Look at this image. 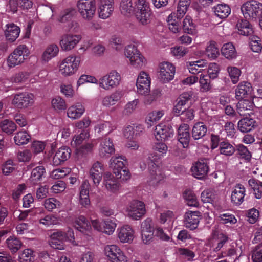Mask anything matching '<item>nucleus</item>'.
I'll return each instance as SVG.
<instances>
[{
	"label": "nucleus",
	"instance_id": "nucleus-1",
	"mask_svg": "<svg viewBox=\"0 0 262 262\" xmlns=\"http://www.w3.org/2000/svg\"><path fill=\"white\" fill-rule=\"evenodd\" d=\"M135 14L138 21L143 26L149 25L151 20V11L146 0H138L135 4Z\"/></svg>",
	"mask_w": 262,
	"mask_h": 262
},
{
	"label": "nucleus",
	"instance_id": "nucleus-2",
	"mask_svg": "<svg viewBox=\"0 0 262 262\" xmlns=\"http://www.w3.org/2000/svg\"><path fill=\"white\" fill-rule=\"evenodd\" d=\"M77 11L84 20L91 21L95 17L96 5L95 0H77Z\"/></svg>",
	"mask_w": 262,
	"mask_h": 262
},
{
	"label": "nucleus",
	"instance_id": "nucleus-3",
	"mask_svg": "<svg viewBox=\"0 0 262 262\" xmlns=\"http://www.w3.org/2000/svg\"><path fill=\"white\" fill-rule=\"evenodd\" d=\"M124 54L128 59L129 65L134 69H140L146 64L145 58L134 45L126 47Z\"/></svg>",
	"mask_w": 262,
	"mask_h": 262
},
{
	"label": "nucleus",
	"instance_id": "nucleus-4",
	"mask_svg": "<svg viewBox=\"0 0 262 262\" xmlns=\"http://www.w3.org/2000/svg\"><path fill=\"white\" fill-rule=\"evenodd\" d=\"M121 80L120 74L116 70H113L100 77L98 85L105 91H110L117 88L120 85Z\"/></svg>",
	"mask_w": 262,
	"mask_h": 262
},
{
	"label": "nucleus",
	"instance_id": "nucleus-5",
	"mask_svg": "<svg viewBox=\"0 0 262 262\" xmlns=\"http://www.w3.org/2000/svg\"><path fill=\"white\" fill-rule=\"evenodd\" d=\"M30 54V51L25 45L18 46L8 57L7 62L10 68L22 64Z\"/></svg>",
	"mask_w": 262,
	"mask_h": 262
},
{
	"label": "nucleus",
	"instance_id": "nucleus-6",
	"mask_svg": "<svg viewBox=\"0 0 262 262\" xmlns=\"http://www.w3.org/2000/svg\"><path fill=\"white\" fill-rule=\"evenodd\" d=\"M68 33L67 34V50L73 49L81 39L78 33L79 27L75 21H67Z\"/></svg>",
	"mask_w": 262,
	"mask_h": 262
},
{
	"label": "nucleus",
	"instance_id": "nucleus-7",
	"mask_svg": "<svg viewBox=\"0 0 262 262\" xmlns=\"http://www.w3.org/2000/svg\"><path fill=\"white\" fill-rule=\"evenodd\" d=\"M242 12L247 19H256L262 11V4L256 1H250L241 7Z\"/></svg>",
	"mask_w": 262,
	"mask_h": 262
},
{
	"label": "nucleus",
	"instance_id": "nucleus-8",
	"mask_svg": "<svg viewBox=\"0 0 262 262\" xmlns=\"http://www.w3.org/2000/svg\"><path fill=\"white\" fill-rule=\"evenodd\" d=\"M151 78L148 73L141 71L137 78L136 85L138 94L145 96L150 92Z\"/></svg>",
	"mask_w": 262,
	"mask_h": 262
},
{
	"label": "nucleus",
	"instance_id": "nucleus-9",
	"mask_svg": "<svg viewBox=\"0 0 262 262\" xmlns=\"http://www.w3.org/2000/svg\"><path fill=\"white\" fill-rule=\"evenodd\" d=\"M176 68L169 62H162L159 64L158 75L160 80L163 83L168 82L173 79Z\"/></svg>",
	"mask_w": 262,
	"mask_h": 262
},
{
	"label": "nucleus",
	"instance_id": "nucleus-10",
	"mask_svg": "<svg viewBox=\"0 0 262 262\" xmlns=\"http://www.w3.org/2000/svg\"><path fill=\"white\" fill-rule=\"evenodd\" d=\"M34 102V95L30 93L23 92L15 94L12 103L18 108H26L32 105Z\"/></svg>",
	"mask_w": 262,
	"mask_h": 262
},
{
	"label": "nucleus",
	"instance_id": "nucleus-11",
	"mask_svg": "<svg viewBox=\"0 0 262 262\" xmlns=\"http://www.w3.org/2000/svg\"><path fill=\"white\" fill-rule=\"evenodd\" d=\"M102 187L104 194H117L120 190V185L115 180L114 176L110 173H106L103 178Z\"/></svg>",
	"mask_w": 262,
	"mask_h": 262
},
{
	"label": "nucleus",
	"instance_id": "nucleus-12",
	"mask_svg": "<svg viewBox=\"0 0 262 262\" xmlns=\"http://www.w3.org/2000/svg\"><path fill=\"white\" fill-rule=\"evenodd\" d=\"M173 130L169 124L160 123L155 126L154 135L155 138L159 141H165L172 137Z\"/></svg>",
	"mask_w": 262,
	"mask_h": 262
},
{
	"label": "nucleus",
	"instance_id": "nucleus-13",
	"mask_svg": "<svg viewBox=\"0 0 262 262\" xmlns=\"http://www.w3.org/2000/svg\"><path fill=\"white\" fill-rule=\"evenodd\" d=\"M127 211L131 218L138 220L146 213L145 205L142 201L134 200L130 203Z\"/></svg>",
	"mask_w": 262,
	"mask_h": 262
},
{
	"label": "nucleus",
	"instance_id": "nucleus-14",
	"mask_svg": "<svg viewBox=\"0 0 262 262\" xmlns=\"http://www.w3.org/2000/svg\"><path fill=\"white\" fill-rule=\"evenodd\" d=\"M105 253L111 262H127V258L121 249L115 245H107Z\"/></svg>",
	"mask_w": 262,
	"mask_h": 262
},
{
	"label": "nucleus",
	"instance_id": "nucleus-15",
	"mask_svg": "<svg viewBox=\"0 0 262 262\" xmlns=\"http://www.w3.org/2000/svg\"><path fill=\"white\" fill-rule=\"evenodd\" d=\"M114 10V0H99L98 15L99 18L106 19L113 14Z\"/></svg>",
	"mask_w": 262,
	"mask_h": 262
},
{
	"label": "nucleus",
	"instance_id": "nucleus-16",
	"mask_svg": "<svg viewBox=\"0 0 262 262\" xmlns=\"http://www.w3.org/2000/svg\"><path fill=\"white\" fill-rule=\"evenodd\" d=\"M191 172L195 178L201 179L206 177L209 171V166L205 160H200L191 167Z\"/></svg>",
	"mask_w": 262,
	"mask_h": 262
},
{
	"label": "nucleus",
	"instance_id": "nucleus-17",
	"mask_svg": "<svg viewBox=\"0 0 262 262\" xmlns=\"http://www.w3.org/2000/svg\"><path fill=\"white\" fill-rule=\"evenodd\" d=\"M152 224V220L149 218L146 219L141 223L142 238L145 244H147L152 239L155 229Z\"/></svg>",
	"mask_w": 262,
	"mask_h": 262
},
{
	"label": "nucleus",
	"instance_id": "nucleus-18",
	"mask_svg": "<svg viewBox=\"0 0 262 262\" xmlns=\"http://www.w3.org/2000/svg\"><path fill=\"white\" fill-rule=\"evenodd\" d=\"M104 170L103 164L98 161L95 162L90 168L89 171L90 177L96 186L100 184Z\"/></svg>",
	"mask_w": 262,
	"mask_h": 262
},
{
	"label": "nucleus",
	"instance_id": "nucleus-19",
	"mask_svg": "<svg viewBox=\"0 0 262 262\" xmlns=\"http://www.w3.org/2000/svg\"><path fill=\"white\" fill-rule=\"evenodd\" d=\"M201 216L199 211H189L186 213L184 220L186 227L190 230L195 229L198 226Z\"/></svg>",
	"mask_w": 262,
	"mask_h": 262
},
{
	"label": "nucleus",
	"instance_id": "nucleus-20",
	"mask_svg": "<svg viewBox=\"0 0 262 262\" xmlns=\"http://www.w3.org/2000/svg\"><path fill=\"white\" fill-rule=\"evenodd\" d=\"M178 141L184 148H187L190 142L189 126L187 124H182L178 129Z\"/></svg>",
	"mask_w": 262,
	"mask_h": 262
},
{
	"label": "nucleus",
	"instance_id": "nucleus-21",
	"mask_svg": "<svg viewBox=\"0 0 262 262\" xmlns=\"http://www.w3.org/2000/svg\"><path fill=\"white\" fill-rule=\"evenodd\" d=\"M123 97L121 91H116L110 95L104 97L101 101L102 105L105 107H110L120 101Z\"/></svg>",
	"mask_w": 262,
	"mask_h": 262
},
{
	"label": "nucleus",
	"instance_id": "nucleus-22",
	"mask_svg": "<svg viewBox=\"0 0 262 262\" xmlns=\"http://www.w3.org/2000/svg\"><path fill=\"white\" fill-rule=\"evenodd\" d=\"M181 27L185 33L191 35H194L198 33L197 26L194 23L192 18L188 15L183 19Z\"/></svg>",
	"mask_w": 262,
	"mask_h": 262
},
{
	"label": "nucleus",
	"instance_id": "nucleus-23",
	"mask_svg": "<svg viewBox=\"0 0 262 262\" xmlns=\"http://www.w3.org/2000/svg\"><path fill=\"white\" fill-rule=\"evenodd\" d=\"M190 95L187 93L181 94L178 98L177 103L173 106L172 112L176 116H180L184 111V106L190 98Z\"/></svg>",
	"mask_w": 262,
	"mask_h": 262
},
{
	"label": "nucleus",
	"instance_id": "nucleus-24",
	"mask_svg": "<svg viewBox=\"0 0 262 262\" xmlns=\"http://www.w3.org/2000/svg\"><path fill=\"white\" fill-rule=\"evenodd\" d=\"M164 114L165 111L164 110H155L149 112L145 118V123L147 125V127H151L159 121Z\"/></svg>",
	"mask_w": 262,
	"mask_h": 262
},
{
	"label": "nucleus",
	"instance_id": "nucleus-25",
	"mask_svg": "<svg viewBox=\"0 0 262 262\" xmlns=\"http://www.w3.org/2000/svg\"><path fill=\"white\" fill-rule=\"evenodd\" d=\"M181 18L179 17L175 12H172L168 15L166 21L170 31L173 33H178L180 32V20Z\"/></svg>",
	"mask_w": 262,
	"mask_h": 262
},
{
	"label": "nucleus",
	"instance_id": "nucleus-26",
	"mask_svg": "<svg viewBox=\"0 0 262 262\" xmlns=\"http://www.w3.org/2000/svg\"><path fill=\"white\" fill-rule=\"evenodd\" d=\"M114 152V146L110 139H105L101 142L99 147V155L101 157H108Z\"/></svg>",
	"mask_w": 262,
	"mask_h": 262
},
{
	"label": "nucleus",
	"instance_id": "nucleus-27",
	"mask_svg": "<svg viewBox=\"0 0 262 262\" xmlns=\"http://www.w3.org/2000/svg\"><path fill=\"white\" fill-rule=\"evenodd\" d=\"M238 129L242 133L252 131L256 126V121L252 118L245 117L241 119L237 123Z\"/></svg>",
	"mask_w": 262,
	"mask_h": 262
},
{
	"label": "nucleus",
	"instance_id": "nucleus-28",
	"mask_svg": "<svg viewBox=\"0 0 262 262\" xmlns=\"http://www.w3.org/2000/svg\"><path fill=\"white\" fill-rule=\"evenodd\" d=\"M134 233L132 228L125 225L119 229L118 237L122 243H130L134 239Z\"/></svg>",
	"mask_w": 262,
	"mask_h": 262
},
{
	"label": "nucleus",
	"instance_id": "nucleus-29",
	"mask_svg": "<svg viewBox=\"0 0 262 262\" xmlns=\"http://www.w3.org/2000/svg\"><path fill=\"white\" fill-rule=\"evenodd\" d=\"M251 85L250 83L241 82L235 89V98L241 100L247 97L251 90Z\"/></svg>",
	"mask_w": 262,
	"mask_h": 262
},
{
	"label": "nucleus",
	"instance_id": "nucleus-30",
	"mask_svg": "<svg viewBox=\"0 0 262 262\" xmlns=\"http://www.w3.org/2000/svg\"><path fill=\"white\" fill-rule=\"evenodd\" d=\"M236 28L237 33L241 35L248 36L253 33L252 26L247 20H239L236 24Z\"/></svg>",
	"mask_w": 262,
	"mask_h": 262
},
{
	"label": "nucleus",
	"instance_id": "nucleus-31",
	"mask_svg": "<svg viewBox=\"0 0 262 262\" xmlns=\"http://www.w3.org/2000/svg\"><path fill=\"white\" fill-rule=\"evenodd\" d=\"M52 246L59 250L64 249L66 235L62 232H54L51 235Z\"/></svg>",
	"mask_w": 262,
	"mask_h": 262
},
{
	"label": "nucleus",
	"instance_id": "nucleus-32",
	"mask_svg": "<svg viewBox=\"0 0 262 262\" xmlns=\"http://www.w3.org/2000/svg\"><path fill=\"white\" fill-rule=\"evenodd\" d=\"M214 15L220 19L227 18L231 13L230 7L225 4H219L214 6L213 8Z\"/></svg>",
	"mask_w": 262,
	"mask_h": 262
},
{
	"label": "nucleus",
	"instance_id": "nucleus-33",
	"mask_svg": "<svg viewBox=\"0 0 262 262\" xmlns=\"http://www.w3.org/2000/svg\"><path fill=\"white\" fill-rule=\"evenodd\" d=\"M80 59L77 56H69L67 58V75L74 74L77 71Z\"/></svg>",
	"mask_w": 262,
	"mask_h": 262
},
{
	"label": "nucleus",
	"instance_id": "nucleus-34",
	"mask_svg": "<svg viewBox=\"0 0 262 262\" xmlns=\"http://www.w3.org/2000/svg\"><path fill=\"white\" fill-rule=\"evenodd\" d=\"M84 112L85 108L84 106L82 104L78 103L70 107L67 114L69 118L76 119L80 118Z\"/></svg>",
	"mask_w": 262,
	"mask_h": 262
},
{
	"label": "nucleus",
	"instance_id": "nucleus-35",
	"mask_svg": "<svg viewBox=\"0 0 262 262\" xmlns=\"http://www.w3.org/2000/svg\"><path fill=\"white\" fill-rule=\"evenodd\" d=\"M75 228L78 231L88 234L90 229H91V226L89 221L82 215L80 216L74 223Z\"/></svg>",
	"mask_w": 262,
	"mask_h": 262
},
{
	"label": "nucleus",
	"instance_id": "nucleus-36",
	"mask_svg": "<svg viewBox=\"0 0 262 262\" xmlns=\"http://www.w3.org/2000/svg\"><path fill=\"white\" fill-rule=\"evenodd\" d=\"M205 53L206 56L211 60L216 59L220 55V52L216 42L210 41L208 42L205 48Z\"/></svg>",
	"mask_w": 262,
	"mask_h": 262
},
{
	"label": "nucleus",
	"instance_id": "nucleus-37",
	"mask_svg": "<svg viewBox=\"0 0 262 262\" xmlns=\"http://www.w3.org/2000/svg\"><path fill=\"white\" fill-rule=\"evenodd\" d=\"M59 49L56 45L54 44L49 45L42 54V60L46 62L49 61L57 55Z\"/></svg>",
	"mask_w": 262,
	"mask_h": 262
},
{
	"label": "nucleus",
	"instance_id": "nucleus-38",
	"mask_svg": "<svg viewBox=\"0 0 262 262\" xmlns=\"http://www.w3.org/2000/svg\"><path fill=\"white\" fill-rule=\"evenodd\" d=\"M221 53L226 59H232L237 56V52L234 46L231 42L224 44L221 49Z\"/></svg>",
	"mask_w": 262,
	"mask_h": 262
},
{
	"label": "nucleus",
	"instance_id": "nucleus-39",
	"mask_svg": "<svg viewBox=\"0 0 262 262\" xmlns=\"http://www.w3.org/2000/svg\"><path fill=\"white\" fill-rule=\"evenodd\" d=\"M199 91L201 93H208L211 92L212 85L210 79L207 78L204 74H201L199 78Z\"/></svg>",
	"mask_w": 262,
	"mask_h": 262
},
{
	"label": "nucleus",
	"instance_id": "nucleus-40",
	"mask_svg": "<svg viewBox=\"0 0 262 262\" xmlns=\"http://www.w3.org/2000/svg\"><path fill=\"white\" fill-rule=\"evenodd\" d=\"M207 131V128L203 122H197L192 128V136L194 139L198 140L203 137Z\"/></svg>",
	"mask_w": 262,
	"mask_h": 262
},
{
	"label": "nucleus",
	"instance_id": "nucleus-41",
	"mask_svg": "<svg viewBox=\"0 0 262 262\" xmlns=\"http://www.w3.org/2000/svg\"><path fill=\"white\" fill-rule=\"evenodd\" d=\"M20 33V29L18 27L14 24L7 25V29L5 31V35L7 40L10 41H15L18 37Z\"/></svg>",
	"mask_w": 262,
	"mask_h": 262
},
{
	"label": "nucleus",
	"instance_id": "nucleus-42",
	"mask_svg": "<svg viewBox=\"0 0 262 262\" xmlns=\"http://www.w3.org/2000/svg\"><path fill=\"white\" fill-rule=\"evenodd\" d=\"M30 139V135L26 131L23 130L16 133L14 137L15 143L19 146L27 144Z\"/></svg>",
	"mask_w": 262,
	"mask_h": 262
},
{
	"label": "nucleus",
	"instance_id": "nucleus-43",
	"mask_svg": "<svg viewBox=\"0 0 262 262\" xmlns=\"http://www.w3.org/2000/svg\"><path fill=\"white\" fill-rule=\"evenodd\" d=\"M220 153L226 156H231L235 152V147L230 143L221 142L219 144Z\"/></svg>",
	"mask_w": 262,
	"mask_h": 262
},
{
	"label": "nucleus",
	"instance_id": "nucleus-44",
	"mask_svg": "<svg viewBox=\"0 0 262 262\" xmlns=\"http://www.w3.org/2000/svg\"><path fill=\"white\" fill-rule=\"evenodd\" d=\"M119 9L122 14L128 15L135 12L132 0H121Z\"/></svg>",
	"mask_w": 262,
	"mask_h": 262
},
{
	"label": "nucleus",
	"instance_id": "nucleus-45",
	"mask_svg": "<svg viewBox=\"0 0 262 262\" xmlns=\"http://www.w3.org/2000/svg\"><path fill=\"white\" fill-rule=\"evenodd\" d=\"M123 161L124 159L122 157H113L110 159V167L113 171L126 168Z\"/></svg>",
	"mask_w": 262,
	"mask_h": 262
},
{
	"label": "nucleus",
	"instance_id": "nucleus-46",
	"mask_svg": "<svg viewBox=\"0 0 262 262\" xmlns=\"http://www.w3.org/2000/svg\"><path fill=\"white\" fill-rule=\"evenodd\" d=\"M1 130L7 134H11L17 128L15 123L11 120L5 119L0 123Z\"/></svg>",
	"mask_w": 262,
	"mask_h": 262
},
{
	"label": "nucleus",
	"instance_id": "nucleus-47",
	"mask_svg": "<svg viewBox=\"0 0 262 262\" xmlns=\"http://www.w3.org/2000/svg\"><path fill=\"white\" fill-rule=\"evenodd\" d=\"M227 71L233 84L237 83L242 73L241 70L234 66H229L227 68Z\"/></svg>",
	"mask_w": 262,
	"mask_h": 262
},
{
	"label": "nucleus",
	"instance_id": "nucleus-48",
	"mask_svg": "<svg viewBox=\"0 0 262 262\" xmlns=\"http://www.w3.org/2000/svg\"><path fill=\"white\" fill-rule=\"evenodd\" d=\"M190 4V0H180L177 6L176 15L182 18L188 11Z\"/></svg>",
	"mask_w": 262,
	"mask_h": 262
},
{
	"label": "nucleus",
	"instance_id": "nucleus-49",
	"mask_svg": "<svg viewBox=\"0 0 262 262\" xmlns=\"http://www.w3.org/2000/svg\"><path fill=\"white\" fill-rule=\"evenodd\" d=\"M6 243L7 246L12 253H16L21 247L22 245L21 242L16 237H10L8 238Z\"/></svg>",
	"mask_w": 262,
	"mask_h": 262
},
{
	"label": "nucleus",
	"instance_id": "nucleus-50",
	"mask_svg": "<svg viewBox=\"0 0 262 262\" xmlns=\"http://www.w3.org/2000/svg\"><path fill=\"white\" fill-rule=\"evenodd\" d=\"M221 71L220 66L215 62L210 63L207 69V73L210 79L214 80L219 76Z\"/></svg>",
	"mask_w": 262,
	"mask_h": 262
},
{
	"label": "nucleus",
	"instance_id": "nucleus-51",
	"mask_svg": "<svg viewBox=\"0 0 262 262\" xmlns=\"http://www.w3.org/2000/svg\"><path fill=\"white\" fill-rule=\"evenodd\" d=\"M237 104V110L241 114L245 111L251 110L253 108L254 103L251 100L243 99L239 100Z\"/></svg>",
	"mask_w": 262,
	"mask_h": 262
},
{
	"label": "nucleus",
	"instance_id": "nucleus-52",
	"mask_svg": "<svg viewBox=\"0 0 262 262\" xmlns=\"http://www.w3.org/2000/svg\"><path fill=\"white\" fill-rule=\"evenodd\" d=\"M40 224L43 225L46 227H48L53 225H56L58 223V219L54 215L50 214L41 217L39 220Z\"/></svg>",
	"mask_w": 262,
	"mask_h": 262
},
{
	"label": "nucleus",
	"instance_id": "nucleus-53",
	"mask_svg": "<svg viewBox=\"0 0 262 262\" xmlns=\"http://www.w3.org/2000/svg\"><path fill=\"white\" fill-rule=\"evenodd\" d=\"M250 187L253 189L255 196H260L262 195V183L255 179H250L248 181Z\"/></svg>",
	"mask_w": 262,
	"mask_h": 262
},
{
	"label": "nucleus",
	"instance_id": "nucleus-54",
	"mask_svg": "<svg viewBox=\"0 0 262 262\" xmlns=\"http://www.w3.org/2000/svg\"><path fill=\"white\" fill-rule=\"evenodd\" d=\"M85 83H91L98 85L99 80L95 76L83 74L80 76L77 82V87L78 88Z\"/></svg>",
	"mask_w": 262,
	"mask_h": 262
},
{
	"label": "nucleus",
	"instance_id": "nucleus-55",
	"mask_svg": "<svg viewBox=\"0 0 262 262\" xmlns=\"http://www.w3.org/2000/svg\"><path fill=\"white\" fill-rule=\"evenodd\" d=\"M66 161V151L64 147L60 148L56 152L53 159L54 165H58L64 163Z\"/></svg>",
	"mask_w": 262,
	"mask_h": 262
},
{
	"label": "nucleus",
	"instance_id": "nucleus-56",
	"mask_svg": "<svg viewBox=\"0 0 262 262\" xmlns=\"http://www.w3.org/2000/svg\"><path fill=\"white\" fill-rule=\"evenodd\" d=\"M218 219L220 222L224 224L233 225L237 221L234 215L229 213L221 214L218 216Z\"/></svg>",
	"mask_w": 262,
	"mask_h": 262
},
{
	"label": "nucleus",
	"instance_id": "nucleus-57",
	"mask_svg": "<svg viewBox=\"0 0 262 262\" xmlns=\"http://www.w3.org/2000/svg\"><path fill=\"white\" fill-rule=\"evenodd\" d=\"M251 255L253 262H262V243L253 248Z\"/></svg>",
	"mask_w": 262,
	"mask_h": 262
},
{
	"label": "nucleus",
	"instance_id": "nucleus-58",
	"mask_svg": "<svg viewBox=\"0 0 262 262\" xmlns=\"http://www.w3.org/2000/svg\"><path fill=\"white\" fill-rule=\"evenodd\" d=\"M171 54L177 58H180L186 55L188 50L187 48L182 46H175L171 48Z\"/></svg>",
	"mask_w": 262,
	"mask_h": 262
},
{
	"label": "nucleus",
	"instance_id": "nucleus-59",
	"mask_svg": "<svg viewBox=\"0 0 262 262\" xmlns=\"http://www.w3.org/2000/svg\"><path fill=\"white\" fill-rule=\"evenodd\" d=\"M109 45L117 51L122 50L123 43L122 39L116 36H113L109 40Z\"/></svg>",
	"mask_w": 262,
	"mask_h": 262
},
{
	"label": "nucleus",
	"instance_id": "nucleus-60",
	"mask_svg": "<svg viewBox=\"0 0 262 262\" xmlns=\"http://www.w3.org/2000/svg\"><path fill=\"white\" fill-rule=\"evenodd\" d=\"M45 172V169L42 166L34 168L31 172V179L33 181L40 180Z\"/></svg>",
	"mask_w": 262,
	"mask_h": 262
},
{
	"label": "nucleus",
	"instance_id": "nucleus-61",
	"mask_svg": "<svg viewBox=\"0 0 262 262\" xmlns=\"http://www.w3.org/2000/svg\"><path fill=\"white\" fill-rule=\"evenodd\" d=\"M113 172L115 175L116 179L120 180L121 181H127L130 178V172L127 168Z\"/></svg>",
	"mask_w": 262,
	"mask_h": 262
},
{
	"label": "nucleus",
	"instance_id": "nucleus-62",
	"mask_svg": "<svg viewBox=\"0 0 262 262\" xmlns=\"http://www.w3.org/2000/svg\"><path fill=\"white\" fill-rule=\"evenodd\" d=\"M33 259V251L31 249H25L19 255L20 262H30Z\"/></svg>",
	"mask_w": 262,
	"mask_h": 262
},
{
	"label": "nucleus",
	"instance_id": "nucleus-63",
	"mask_svg": "<svg viewBox=\"0 0 262 262\" xmlns=\"http://www.w3.org/2000/svg\"><path fill=\"white\" fill-rule=\"evenodd\" d=\"M260 39L257 36H253L250 42L251 50L255 53H260L262 50V46L260 43Z\"/></svg>",
	"mask_w": 262,
	"mask_h": 262
},
{
	"label": "nucleus",
	"instance_id": "nucleus-64",
	"mask_svg": "<svg viewBox=\"0 0 262 262\" xmlns=\"http://www.w3.org/2000/svg\"><path fill=\"white\" fill-rule=\"evenodd\" d=\"M89 137V132L88 130H83L79 135L74 137L72 144H74L76 146H79L83 141L88 139Z\"/></svg>",
	"mask_w": 262,
	"mask_h": 262
}]
</instances>
